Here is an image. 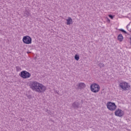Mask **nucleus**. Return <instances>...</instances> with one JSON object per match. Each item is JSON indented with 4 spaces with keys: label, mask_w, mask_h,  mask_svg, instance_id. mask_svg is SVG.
Segmentation results:
<instances>
[{
    "label": "nucleus",
    "mask_w": 131,
    "mask_h": 131,
    "mask_svg": "<svg viewBox=\"0 0 131 131\" xmlns=\"http://www.w3.org/2000/svg\"><path fill=\"white\" fill-rule=\"evenodd\" d=\"M19 75L21 78L26 79L31 76V74L26 71H23L19 74Z\"/></svg>",
    "instance_id": "obj_1"
},
{
    "label": "nucleus",
    "mask_w": 131,
    "mask_h": 131,
    "mask_svg": "<svg viewBox=\"0 0 131 131\" xmlns=\"http://www.w3.org/2000/svg\"><path fill=\"white\" fill-rule=\"evenodd\" d=\"M119 86L124 91H129V90H130V85H128V83L126 82L120 83Z\"/></svg>",
    "instance_id": "obj_2"
},
{
    "label": "nucleus",
    "mask_w": 131,
    "mask_h": 131,
    "mask_svg": "<svg viewBox=\"0 0 131 131\" xmlns=\"http://www.w3.org/2000/svg\"><path fill=\"white\" fill-rule=\"evenodd\" d=\"M106 106L107 109H108V110H110V111H114L116 110V108L117 107L116 106L115 103L111 102H108L106 104Z\"/></svg>",
    "instance_id": "obj_3"
},
{
    "label": "nucleus",
    "mask_w": 131,
    "mask_h": 131,
    "mask_svg": "<svg viewBox=\"0 0 131 131\" xmlns=\"http://www.w3.org/2000/svg\"><path fill=\"white\" fill-rule=\"evenodd\" d=\"M90 89L93 93H98L100 91V85L97 83L91 85Z\"/></svg>",
    "instance_id": "obj_4"
},
{
    "label": "nucleus",
    "mask_w": 131,
    "mask_h": 131,
    "mask_svg": "<svg viewBox=\"0 0 131 131\" xmlns=\"http://www.w3.org/2000/svg\"><path fill=\"white\" fill-rule=\"evenodd\" d=\"M30 84L31 89H32L33 91H35V92H36L40 83L37 81H32Z\"/></svg>",
    "instance_id": "obj_5"
},
{
    "label": "nucleus",
    "mask_w": 131,
    "mask_h": 131,
    "mask_svg": "<svg viewBox=\"0 0 131 131\" xmlns=\"http://www.w3.org/2000/svg\"><path fill=\"white\" fill-rule=\"evenodd\" d=\"M23 41L26 45H30L32 42V39L29 36H25L23 38Z\"/></svg>",
    "instance_id": "obj_6"
},
{
    "label": "nucleus",
    "mask_w": 131,
    "mask_h": 131,
    "mask_svg": "<svg viewBox=\"0 0 131 131\" xmlns=\"http://www.w3.org/2000/svg\"><path fill=\"white\" fill-rule=\"evenodd\" d=\"M47 91V87L42 85V84L40 83L37 89V93H45Z\"/></svg>",
    "instance_id": "obj_7"
},
{
    "label": "nucleus",
    "mask_w": 131,
    "mask_h": 131,
    "mask_svg": "<svg viewBox=\"0 0 131 131\" xmlns=\"http://www.w3.org/2000/svg\"><path fill=\"white\" fill-rule=\"evenodd\" d=\"M124 114L123 111L119 108L116 110L115 112L116 116H118L119 117H122Z\"/></svg>",
    "instance_id": "obj_8"
},
{
    "label": "nucleus",
    "mask_w": 131,
    "mask_h": 131,
    "mask_svg": "<svg viewBox=\"0 0 131 131\" xmlns=\"http://www.w3.org/2000/svg\"><path fill=\"white\" fill-rule=\"evenodd\" d=\"M72 107L73 109L76 110L78 109V108H80L81 106H80V103L78 101H75L72 103Z\"/></svg>",
    "instance_id": "obj_9"
},
{
    "label": "nucleus",
    "mask_w": 131,
    "mask_h": 131,
    "mask_svg": "<svg viewBox=\"0 0 131 131\" xmlns=\"http://www.w3.org/2000/svg\"><path fill=\"white\" fill-rule=\"evenodd\" d=\"M85 86L86 85H85V84H84V83L80 82L78 84V88L80 90H81L82 89H84Z\"/></svg>",
    "instance_id": "obj_10"
},
{
    "label": "nucleus",
    "mask_w": 131,
    "mask_h": 131,
    "mask_svg": "<svg viewBox=\"0 0 131 131\" xmlns=\"http://www.w3.org/2000/svg\"><path fill=\"white\" fill-rule=\"evenodd\" d=\"M118 40H119V41H122V40H123V36H122V34H120L118 35Z\"/></svg>",
    "instance_id": "obj_11"
},
{
    "label": "nucleus",
    "mask_w": 131,
    "mask_h": 131,
    "mask_svg": "<svg viewBox=\"0 0 131 131\" xmlns=\"http://www.w3.org/2000/svg\"><path fill=\"white\" fill-rule=\"evenodd\" d=\"M71 22H72V18H71L70 17H69L68 19H67V25H70V24H71Z\"/></svg>",
    "instance_id": "obj_12"
},
{
    "label": "nucleus",
    "mask_w": 131,
    "mask_h": 131,
    "mask_svg": "<svg viewBox=\"0 0 131 131\" xmlns=\"http://www.w3.org/2000/svg\"><path fill=\"white\" fill-rule=\"evenodd\" d=\"M29 15H30V13H29V11H28L27 10H25V12H24V16L25 17H28V16H29Z\"/></svg>",
    "instance_id": "obj_13"
},
{
    "label": "nucleus",
    "mask_w": 131,
    "mask_h": 131,
    "mask_svg": "<svg viewBox=\"0 0 131 131\" xmlns=\"http://www.w3.org/2000/svg\"><path fill=\"white\" fill-rule=\"evenodd\" d=\"M75 60H76V61H78L79 60V55L76 54L75 55Z\"/></svg>",
    "instance_id": "obj_14"
},
{
    "label": "nucleus",
    "mask_w": 131,
    "mask_h": 131,
    "mask_svg": "<svg viewBox=\"0 0 131 131\" xmlns=\"http://www.w3.org/2000/svg\"><path fill=\"white\" fill-rule=\"evenodd\" d=\"M119 31H121V32H123V33H124V34H127V32L125 31V30L122 29H119Z\"/></svg>",
    "instance_id": "obj_15"
},
{
    "label": "nucleus",
    "mask_w": 131,
    "mask_h": 131,
    "mask_svg": "<svg viewBox=\"0 0 131 131\" xmlns=\"http://www.w3.org/2000/svg\"><path fill=\"white\" fill-rule=\"evenodd\" d=\"M16 70L17 72H19L21 70V68L19 66L16 67Z\"/></svg>",
    "instance_id": "obj_16"
},
{
    "label": "nucleus",
    "mask_w": 131,
    "mask_h": 131,
    "mask_svg": "<svg viewBox=\"0 0 131 131\" xmlns=\"http://www.w3.org/2000/svg\"><path fill=\"white\" fill-rule=\"evenodd\" d=\"M99 67H100V68H102V67H104L105 64H104V63H100L99 64Z\"/></svg>",
    "instance_id": "obj_17"
},
{
    "label": "nucleus",
    "mask_w": 131,
    "mask_h": 131,
    "mask_svg": "<svg viewBox=\"0 0 131 131\" xmlns=\"http://www.w3.org/2000/svg\"><path fill=\"white\" fill-rule=\"evenodd\" d=\"M108 17L110 18H111V19H113L114 18V16H113V15H112L111 14L108 15Z\"/></svg>",
    "instance_id": "obj_18"
},
{
    "label": "nucleus",
    "mask_w": 131,
    "mask_h": 131,
    "mask_svg": "<svg viewBox=\"0 0 131 131\" xmlns=\"http://www.w3.org/2000/svg\"><path fill=\"white\" fill-rule=\"evenodd\" d=\"M27 98H28V99H31L32 98V96L31 95H27Z\"/></svg>",
    "instance_id": "obj_19"
},
{
    "label": "nucleus",
    "mask_w": 131,
    "mask_h": 131,
    "mask_svg": "<svg viewBox=\"0 0 131 131\" xmlns=\"http://www.w3.org/2000/svg\"><path fill=\"white\" fill-rule=\"evenodd\" d=\"M30 53H31V52H29V51L27 52V54H30Z\"/></svg>",
    "instance_id": "obj_20"
},
{
    "label": "nucleus",
    "mask_w": 131,
    "mask_h": 131,
    "mask_svg": "<svg viewBox=\"0 0 131 131\" xmlns=\"http://www.w3.org/2000/svg\"><path fill=\"white\" fill-rule=\"evenodd\" d=\"M49 111V110H46V112H48Z\"/></svg>",
    "instance_id": "obj_21"
},
{
    "label": "nucleus",
    "mask_w": 131,
    "mask_h": 131,
    "mask_svg": "<svg viewBox=\"0 0 131 131\" xmlns=\"http://www.w3.org/2000/svg\"><path fill=\"white\" fill-rule=\"evenodd\" d=\"M108 20L109 21V22H110V19H108Z\"/></svg>",
    "instance_id": "obj_22"
},
{
    "label": "nucleus",
    "mask_w": 131,
    "mask_h": 131,
    "mask_svg": "<svg viewBox=\"0 0 131 131\" xmlns=\"http://www.w3.org/2000/svg\"><path fill=\"white\" fill-rule=\"evenodd\" d=\"M130 32L131 33V29L129 30Z\"/></svg>",
    "instance_id": "obj_23"
},
{
    "label": "nucleus",
    "mask_w": 131,
    "mask_h": 131,
    "mask_svg": "<svg viewBox=\"0 0 131 131\" xmlns=\"http://www.w3.org/2000/svg\"><path fill=\"white\" fill-rule=\"evenodd\" d=\"M126 28H127V29L128 28L127 26V27H126Z\"/></svg>",
    "instance_id": "obj_24"
}]
</instances>
